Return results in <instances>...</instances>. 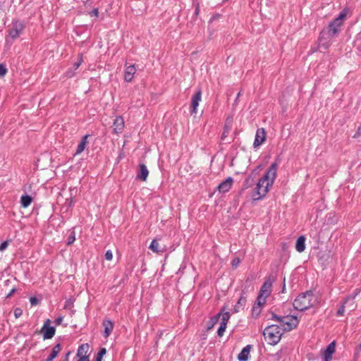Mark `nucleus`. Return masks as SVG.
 Returning <instances> with one entry per match:
<instances>
[{
  "label": "nucleus",
  "instance_id": "25",
  "mask_svg": "<svg viewBox=\"0 0 361 361\" xmlns=\"http://www.w3.org/2000/svg\"><path fill=\"white\" fill-rule=\"evenodd\" d=\"M89 136H90L89 135H85L82 137L80 143L78 144V145L77 147V149L75 153V155L80 154L84 151V149H85V147L87 144V138Z\"/></svg>",
  "mask_w": 361,
  "mask_h": 361
},
{
  "label": "nucleus",
  "instance_id": "51",
  "mask_svg": "<svg viewBox=\"0 0 361 361\" xmlns=\"http://www.w3.org/2000/svg\"><path fill=\"white\" fill-rule=\"evenodd\" d=\"M214 325L215 324H212V323H210V324L207 327V330H210L211 329H212Z\"/></svg>",
  "mask_w": 361,
  "mask_h": 361
},
{
  "label": "nucleus",
  "instance_id": "23",
  "mask_svg": "<svg viewBox=\"0 0 361 361\" xmlns=\"http://www.w3.org/2000/svg\"><path fill=\"white\" fill-rule=\"evenodd\" d=\"M252 348V345H247L244 347L241 352L238 355V359L239 361H247L249 358L250 353L251 349Z\"/></svg>",
  "mask_w": 361,
  "mask_h": 361
},
{
  "label": "nucleus",
  "instance_id": "42",
  "mask_svg": "<svg viewBox=\"0 0 361 361\" xmlns=\"http://www.w3.org/2000/svg\"><path fill=\"white\" fill-rule=\"evenodd\" d=\"M112 258H113V254H112V252H111L110 250H107V251L106 252V253H105V259H106V260L110 261V260H111V259H112Z\"/></svg>",
  "mask_w": 361,
  "mask_h": 361
},
{
  "label": "nucleus",
  "instance_id": "54",
  "mask_svg": "<svg viewBox=\"0 0 361 361\" xmlns=\"http://www.w3.org/2000/svg\"><path fill=\"white\" fill-rule=\"evenodd\" d=\"M77 361H90V360H86L85 358L83 359H79Z\"/></svg>",
  "mask_w": 361,
  "mask_h": 361
},
{
  "label": "nucleus",
  "instance_id": "30",
  "mask_svg": "<svg viewBox=\"0 0 361 361\" xmlns=\"http://www.w3.org/2000/svg\"><path fill=\"white\" fill-rule=\"evenodd\" d=\"M225 310V307H222L217 314H216L215 316L212 317L210 319L209 323H212V324H216L219 321L220 318L221 319L223 317L224 314H225L226 312Z\"/></svg>",
  "mask_w": 361,
  "mask_h": 361
},
{
  "label": "nucleus",
  "instance_id": "31",
  "mask_svg": "<svg viewBox=\"0 0 361 361\" xmlns=\"http://www.w3.org/2000/svg\"><path fill=\"white\" fill-rule=\"evenodd\" d=\"M266 300H267V298L264 297L262 295V293H259L257 298V300L255 302L254 305H257V306H259L262 307V306L265 304L266 302Z\"/></svg>",
  "mask_w": 361,
  "mask_h": 361
},
{
  "label": "nucleus",
  "instance_id": "55",
  "mask_svg": "<svg viewBox=\"0 0 361 361\" xmlns=\"http://www.w3.org/2000/svg\"><path fill=\"white\" fill-rule=\"evenodd\" d=\"M283 281H285V279H283ZM284 290H285V282L283 283V286L282 292L283 293Z\"/></svg>",
  "mask_w": 361,
  "mask_h": 361
},
{
  "label": "nucleus",
  "instance_id": "20",
  "mask_svg": "<svg viewBox=\"0 0 361 361\" xmlns=\"http://www.w3.org/2000/svg\"><path fill=\"white\" fill-rule=\"evenodd\" d=\"M102 326L104 328L103 336L104 338H108L114 329V322L109 319H106L103 321Z\"/></svg>",
  "mask_w": 361,
  "mask_h": 361
},
{
  "label": "nucleus",
  "instance_id": "27",
  "mask_svg": "<svg viewBox=\"0 0 361 361\" xmlns=\"http://www.w3.org/2000/svg\"><path fill=\"white\" fill-rule=\"evenodd\" d=\"M61 345L60 343L56 344L51 350V353L49 356L47 358L46 361H52L57 357L60 351L61 350Z\"/></svg>",
  "mask_w": 361,
  "mask_h": 361
},
{
  "label": "nucleus",
  "instance_id": "40",
  "mask_svg": "<svg viewBox=\"0 0 361 361\" xmlns=\"http://www.w3.org/2000/svg\"><path fill=\"white\" fill-rule=\"evenodd\" d=\"M23 314V310L21 308L16 307L14 309V316L16 318L20 317Z\"/></svg>",
  "mask_w": 361,
  "mask_h": 361
},
{
  "label": "nucleus",
  "instance_id": "44",
  "mask_svg": "<svg viewBox=\"0 0 361 361\" xmlns=\"http://www.w3.org/2000/svg\"><path fill=\"white\" fill-rule=\"evenodd\" d=\"M30 302L32 305H37L39 303V300L35 297H31L30 298Z\"/></svg>",
  "mask_w": 361,
  "mask_h": 361
},
{
  "label": "nucleus",
  "instance_id": "33",
  "mask_svg": "<svg viewBox=\"0 0 361 361\" xmlns=\"http://www.w3.org/2000/svg\"><path fill=\"white\" fill-rule=\"evenodd\" d=\"M261 311H262L261 307L254 305L252 309V314L255 318H257L260 314Z\"/></svg>",
  "mask_w": 361,
  "mask_h": 361
},
{
  "label": "nucleus",
  "instance_id": "41",
  "mask_svg": "<svg viewBox=\"0 0 361 361\" xmlns=\"http://www.w3.org/2000/svg\"><path fill=\"white\" fill-rule=\"evenodd\" d=\"M82 62V56L80 55L78 57V61L73 64L74 69L75 70L78 69L79 68V66L81 65Z\"/></svg>",
  "mask_w": 361,
  "mask_h": 361
},
{
  "label": "nucleus",
  "instance_id": "38",
  "mask_svg": "<svg viewBox=\"0 0 361 361\" xmlns=\"http://www.w3.org/2000/svg\"><path fill=\"white\" fill-rule=\"evenodd\" d=\"M7 73V68L3 63L0 64V77H4Z\"/></svg>",
  "mask_w": 361,
  "mask_h": 361
},
{
  "label": "nucleus",
  "instance_id": "56",
  "mask_svg": "<svg viewBox=\"0 0 361 361\" xmlns=\"http://www.w3.org/2000/svg\"><path fill=\"white\" fill-rule=\"evenodd\" d=\"M360 350H361V343L360 344Z\"/></svg>",
  "mask_w": 361,
  "mask_h": 361
},
{
  "label": "nucleus",
  "instance_id": "29",
  "mask_svg": "<svg viewBox=\"0 0 361 361\" xmlns=\"http://www.w3.org/2000/svg\"><path fill=\"white\" fill-rule=\"evenodd\" d=\"M255 176L251 173L247 176V178L245 180L243 183V189H247L253 185L255 183Z\"/></svg>",
  "mask_w": 361,
  "mask_h": 361
},
{
  "label": "nucleus",
  "instance_id": "24",
  "mask_svg": "<svg viewBox=\"0 0 361 361\" xmlns=\"http://www.w3.org/2000/svg\"><path fill=\"white\" fill-rule=\"evenodd\" d=\"M247 302L246 297L244 295V291H243V293L240 298L238 299L236 305L234 307V312H238L241 310H243Z\"/></svg>",
  "mask_w": 361,
  "mask_h": 361
},
{
  "label": "nucleus",
  "instance_id": "37",
  "mask_svg": "<svg viewBox=\"0 0 361 361\" xmlns=\"http://www.w3.org/2000/svg\"><path fill=\"white\" fill-rule=\"evenodd\" d=\"M241 259L239 257H235L231 262V266L233 269H236L240 264Z\"/></svg>",
  "mask_w": 361,
  "mask_h": 361
},
{
  "label": "nucleus",
  "instance_id": "52",
  "mask_svg": "<svg viewBox=\"0 0 361 361\" xmlns=\"http://www.w3.org/2000/svg\"><path fill=\"white\" fill-rule=\"evenodd\" d=\"M240 92H239L237 94V97L235 98V102L238 100V98H240Z\"/></svg>",
  "mask_w": 361,
  "mask_h": 361
},
{
  "label": "nucleus",
  "instance_id": "15",
  "mask_svg": "<svg viewBox=\"0 0 361 361\" xmlns=\"http://www.w3.org/2000/svg\"><path fill=\"white\" fill-rule=\"evenodd\" d=\"M230 317L231 315L228 312H226L225 314H224L223 317L221 319L220 326L217 331L219 336L221 337L224 335Z\"/></svg>",
  "mask_w": 361,
  "mask_h": 361
},
{
  "label": "nucleus",
  "instance_id": "53",
  "mask_svg": "<svg viewBox=\"0 0 361 361\" xmlns=\"http://www.w3.org/2000/svg\"><path fill=\"white\" fill-rule=\"evenodd\" d=\"M359 135V132H357L354 135L353 137L355 138Z\"/></svg>",
  "mask_w": 361,
  "mask_h": 361
},
{
  "label": "nucleus",
  "instance_id": "1",
  "mask_svg": "<svg viewBox=\"0 0 361 361\" xmlns=\"http://www.w3.org/2000/svg\"><path fill=\"white\" fill-rule=\"evenodd\" d=\"M277 164L272 163L266 171L265 174L259 179L252 193V200L255 201L262 199L272 185L276 176Z\"/></svg>",
  "mask_w": 361,
  "mask_h": 361
},
{
  "label": "nucleus",
  "instance_id": "14",
  "mask_svg": "<svg viewBox=\"0 0 361 361\" xmlns=\"http://www.w3.org/2000/svg\"><path fill=\"white\" fill-rule=\"evenodd\" d=\"M335 350L336 342L334 341L328 345L326 350L323 352L324 361H331Z\"/></svg>",
  "mask_w": 361,
  "mask_h": 361
},
{
  "label": "nucleus",
  "instance_id": "34",
  "mask_svg": "<svg viewBox=\"0 0 361 361\" xmlns=\"http://www.w3.org/2000/svg\"><path fill=\"white\" fill-rule=\"evenodd\" d=\"M75 231L73 230L68 237V240H67V243H66L67 245H70L73 244V242L75 241Z\"/></svg>",
  "mask_w": 361,
  "mask_h": 361
},
{
  "label": "nucleus",
  "instance_id": "13",
  "mask_svg": "<svg viewBox=\"0 0 361 361\" xmlns=\"http://www.w3.org/2000/svg\"><path fill=\"white\" fill-rule=\"evenodd\" d=\"M89 350L90 345L88 343H83L79 346L76 356L79 359L85 358L86 360H90Z\"/></svg>",
  "mask_w": 361,
  "mask_h": 361
},
{
  "label": "nucleus",
  "instance_id": "11",
  "mask_svg": "<svg viewBox=\"0 0 361 361\" xmlns=\"http://www.w3.org/2000/svg\"><path fill=\"white\" fill-rule=\"evenodd\" d=\"M274 280V279H271L270 276L267 278L262 284L259 293H262V295L267 298L271 293L272 282Z\"/></svg>",
  "mask_w": 361,
  "mask_h": 361
},
{
  "label": "nucleus",
  "instance_id": "19",
  "mask_svg": "<svg viewBox=\"0 0 361 361\" xmlns=\"http://www.w3.org/2000/svg\"><path fill=\"white\" fill-rule=\"evenodd\" d=\"M359 291H357L353 295H350L345 297L343 300L344 304L350 309V311H354L356 308V304L355 298L358 294Z\"/></svg>",
  "mask_w": 361,
  "mask_h": 361
},
{
  "label": "nucleus",
  "instance_id": "22",
  "mask_svg": "<svg viewBox=\"0 0 361 361\" xmlns=\"http://www.w3.org/2000/svg\"><path fill=\"white\" fill-rule=\"evenodd\" d=\"M139 166L140 171L137 173L136 176V179L145 181L149 175V171L145 164H140Z\"/></svg>",
  "mask_w": 361,
  "mask_h": 361
},
{
  "label": "nucleus",
  "instance_id": "45",
  "mask_svg": "<svg viewBox=\"0 0 361 361\" xmlns=\"http://www.w3.org/2000/svg\"><path fill=\"white\" fill-rule=\"evenodd\" d=\"M63 319V317H62V316H59V317H57V318L56 319V320H55V322H55V324H56V325H60V324H61V322H62Z\"/></svg>",
  "mask_w": 361,
  "mask_h": 361
},
{
  "label": "nucleus",
  "instance_id": "18",
  "mask_svg": "<svg viewBox=\"0 0 361 361\" xmlns=\"http://www.w3.org/2000/svg\"><path fill=\"white\" fill-rule=\"evenodd\" d=\"M149 248L154 252L157 254H161L166 252V246L165 245H161L157 239H154Z\"/></svg>",
  "mask_w": 361,
  "mask_h": 361
},
{
  "label": "nucleus",
  "instance_id": "7",
  "mask_svg": "<svg viewBox=\"0 0 361 361\" xmlns=\"http://www.w3.org/2000/svg\"><path fill=\"white\" fill-rule=\"evenodd\" d=\"M50 324L51 320L49 319H47L44 322L40 330V333L42 334L44 340L51 339V338L54 337L55 334L56 329L54 326H50Z\"/></svg>",
  "mask_w": 361,
  "mask_h": 361
},
{
  "label": "nucleus",
  "instance_id": "49",
  "mask_svg": "<svg viewBox=\"0 0 361 361\" xmlns=\"http://www.w3.org/2000/svg\"><path fill=\"white\" fill-rule=\"evenodd\" d=\"M200 13V5L199 4H196L195 6V16L197 17Z\"/></svg>",
  "mask_w": 361,
  "mask_h": 361
},
{
  "label": "nucleus",
  "instance_id": "6",
  "mask_svg": "<svg viewBox=\"0 0 361 361\" xmlns=\"http://www.w3.org/2000/svg\"><path fill=\"white\" fill-rule=\"evenodd\" d=\"M25 28V25L23 22L19 20H15L12 23L11 27L8 30V35L13 39H15L18 38L20 33Z\"/></svg>",
  "mask_w": 361,
  "mask_h": 361
},
{
  "label": "nucleus",
  "instance_id": "4",
  "mask_svg": "<svg viewBox=\"0 0 361 361\" xmlns=\"http://www.w3.org/2000/svg\"><path fill=\"white\" fill-rule=\"evenodd\" d=\"M313 293L307 291L300 294L293 302V307L298 311H304L313 305Z\"/></svg>",
  "mask_w": 361,
  "mask_h": 361
},
{
  "label": "nucleus",
  "instance_id": "46",
  "mask_svg": "<svg viewBox=\"0 0 361 361\" xmlns=\"http://www.w3.org/2000/svg\"><path fill=\"white\" fill-rule=\"evenodd\" d=\"M71 352L69 350L68 351L65 356L62 358L61 361H69V355H71Z\"/></svg>",
  "mask_w": 361,
  "mask_h": 361
},
{
  "label": "nucleus",
  "instance_id": "5",
  "mask_svg": "<svg viewBox=\"0 0 361 361\" xmlns=\"http://www.w3.org/2000/svg\"><path fill=\"white\" fill-rule=\"evenodd\" d=\"M283 322L280 324L283 331H290L295 329L299 324V320L296 316L286 315L283 316Z\"/></svg>",
  "mask_w": 361,
  "mask_h": 361
},
{
  "label": "nucleus",
  "instance_id": "39",
  "mask_svg": "<svg viewBox=\"0 0 361 361\" xmlns=\"http://www.w3.org/2000/svg\"><path fill=\"white\" fill-rule=\"evenodd\" d=\"M229 131H230V128L228 126H225L224 132H223V133L221 135V139L222 140H225V138L228 136Z\"/></svg>",
  "mask_w": 361,
  "mask_h": 361
},
{
  "label": "nucleus",
  "instance_id": "32",
  "mask_svg": "<svg viewBox=\"0 0 361 361\" xmlns=\"http://www.w3.org/2000/svg\"><path fill=\"white\" fill-rule=\"evenodd\" d=\"M106 353V349L105 348H102L99 349L97 353L95 360L94 361H102L103 356Z\"/></svg>",
  "mask_w": 361,
  "mask_h": 361
},
{
  "label": "nucleus",
  "instance_id": "2",
  "mask_svg": "<svg viewBox=\"0 0 361 361\" xmlns=\"http://www.w3.org/2000/svg\"><path fill=\"white\" fill-rule=\"evenodd\" d=\"M338 30L333 28L328 25L324 27L319 33L318 37V48L327 50L331 45V39L336 37Z\"/></svg>",
  "mask_w": 361,
  "mask_h": 361
},
{
  "label": "nucleus",
  "instance_id": "35",
  "mask_svg": "<svg viewBox=\"0 0 361 361\" xmlns=\"http://www.w3.org/2000/svg\"><path fill=\"white\" fill-rule=\"evenodd\" d=\"M345 307V305L344 304V302L343 301L341 307H339V309L338 310V311L336 312V315L338 317H342L344 315Z\"/></svg>",
  "mask_w": 361,
  "mask_h": 361
},
{
  "label": "nucleus",
  "instance_id": "43",
  "mask_svg": "<svg viewBox=\"0 0 361 361\" xmlns=\"http://www.w3.org/2000/svg\"><path fill=\"white\" fill-rule=\"evenodd\" d=\"M8 245V241H4L2 243H1L0 244V252H3L4 250H5L7 248Z\"/></svg>",
  "mask_w": 361,
  "mask_h": 361
},
{
  "label": "nucleus",
  "instance_id": "26",
  "mask_svg": "<svg viewBox=\"0 0 361 361\" xmlns=\"http://www.w3.org/2000/svg\"><path fill=\"white\" fill-rule=\"evenodd\" d=\"M295 249L299 252H302L305 250V237L300 236L295 243Z\"/></svg>",
  "mask_w": 361,
  "mask_h": 361
},
{
  "label": "nucleus",
  "instance_id": "16",
  "mask_svg": "<svg viewBox=\"0 0 361 361\" xmlns=\"http://www.w3.org/2000/svg\"><path fill=\"white\" fill-rule=\"evenodd\" d=\"M113 131L115 134L121 133L124 128V121L123 117L116 116L113 123Z\"/></svg>",
  "mask_w": 361,
  "mask_h": 361
},
{
  "label": "nucleus",
  "instance_id": "17",
  "mask_svg": "<svg viewBox=\"0 0 361 361\" xmlns=\"http://www.w3.org/2000/svg\"><path fill=\"white\" fill-rule=\"evenodd\" d=\"M233 183V179L231 177H228L218 185L217 189L219 191V192H226L231 189Z\"/></svg>",
  "mask_w": 361,
  "mask_h": 361
},
{
  "label": "nucleus",
  "instance_id": "3",
  "mask_svg": "<svg viewBox=\"0 0 361 361\" xmlns=\"http://www.w3.org/2000/svg\"><path fill=\"white\" fill-rule=\"evenodd\" d=\"M283 332L279 326L271 324L265 328L263 335L270 345H274L280 341Z\"/></svg>",
  "mask_w": 361,
  "mask_h": 361
},
{
  "label": "nucleus",
  "instance_id": "47",
  "mask_svg": "<svg viewBox=\"0 0 361 361\" xmlns=\"http://www.w3.org/2000/svg\"><path fill=\"white\" fill-rule=\"evenodd\" d=\"M91 16H98V14H99V11H98V8H94L91 13H90Z\"/></svg>",
  "mask_w": 361,
  "mask_h": 361
},
{
  "label": "nucleus",
  "instance_id": "9",
  "mask_svg": "<svg viewBox=\"0 0 361 361\" xmlns=\"http://www.w3.org/2000/svg\"><path fill=\"white\" fill-rule=\"evenodd\" d=\"M349 13V9L348 8H345L340 13L338 16L334 19V20L331 21L329 25L333 28H336V30H339V27H341L343 24V20L345 18L346 16Z\"/></svg>",
  "mask_w": 361,
  "mask_h": 361
},
{
  "label": "nucleus",
  "instance_id": "8",
  "mask_svg": "<svg viewBox=\"0 0 361 361\" xmlns=\"http://www.w3.org/2000/svg\"><path fill=\"white\" fill-rule=\"evenodd\" d=\"M349 13V9L348 8H345L340 13L338 16L334 19V20L331 21L329 25L333 28H336V30H339V27H341L343 24V20L345 18L346 16Z\"/></svg>",
  "mask_w": 361,
  "mask_h": 361
},
{
  "label": "nucleus",
  "instance_id": "50",
  "mask_svg": "<svg viewBox=\"0 0 361 361\" xmlns=\"http://www.w3.org/2000/svg\"><path fill=\"white\" fill-rule=\"evenodd\" d=\"M74 75H75V73L71 71H68L66 72V75L68 78H71V77L74 76Z\"/></svg>",
  "mask_w": 361,
  "mask_h": 361
},
{
  "label": "nucleus",
  "instance_id": "48",
  "mask_svg": "<svg viewBox=\"0 0 361 361\" xmlns=\"http://www.w3.org/2000/svg\"><path fill=\"white\" fill-rule=\"evenodd\" d=\"M16 291V288L13 287L11 291L6 295V298H10L15 292Z\"/></svg>",
  "mask_w": 361,
  "mask_h": 361
},
{
  "label": "nucleus",
  "instance_id": "12",
  "mask_svg": "<svg viewBox=\"0 0 361 361\" xmlns=\"http://www.w3.org/2000/svg\"><path fill=\"white\" fill-rule=\"evenodd\" d=\"M267 133L264 128H258L256 132L253 147L255 148L260 146L265 141Z\"/></svg>",
  "mask_w": 361,
  "mask_h": 361
},
{
  "label": "nucleus",
  "instance_id": "28",
  "mask_svg": "<svg viewBox=\"0 0 361 361\" xmlns=\"http://www.w3.org/2000/svg\"><path fill=\"white\" fill-rule=\"evenodd\" d=\"M32 198L28 195H24L21 196L20 204L23 208L27 207L32 202Z\"/></svg>",
  "mask_w": 361,
  "mask_h": 361
},
{
  "label": "nucleus",
  "instance_id": "10",
  "mask_svg": "<svg viewBox=\"0 0 361 361\" xmlns=\"http://www.w3.org/2000/svg\"><path fill=\"white\" fill-rule=\"evenodd\" d=\"M202 99V90L199 89L192 97L190 104V114H197V108Z\"/></svg>",
  "mask_w": 361,
  "mask_h": 361
},
{
  "label": "nucleus",
  "instance_id": "36",
  "mask_svg": "<svg viewBox=\"0 0 361 361\" xmlns=\"http://www.w3.org/2000/svg\"><path fill=\"white\" fill-rule=\"evenodd\" d=\"M270 314L271 315V319L277 321L279 324H281V322H283V317L279 316L276 314L274 313L273 312H270Z\"/></svg>",
  "mask_w": 361,
  "mask_h": 361
},
{
  "label": "nucleus",
  "instance_id": "21",
  "mask_svg": "<svg viewBox=\"0 0 361 361\" xmlns=\"http://www.w3.org/2000/svg\"><path fill=\"white\" fill-rule=\"evenodd\" d=\"M135 72L136 68L135 65L126 66L124 72V80L127 82H131Z\"/></svg>",
  "mask_w": 361,
  "mask_h": 361
}]
</instances>
